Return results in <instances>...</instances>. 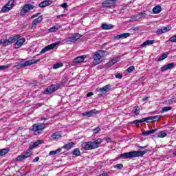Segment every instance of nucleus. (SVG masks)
<instances>
[{
  "mask_svg": "<svg viewBox=\"0 0 176 176\" xmlns=\"http://www.w3.org/2000/svg\"><path fill=\"white\" fill-rule=\"evenodd\" d=\"M102 142V139L98 138L97 140L94 139L93 141L85 142L82 143L81 146L85 151H91L92 149H96L98 148L100 144Z\"/></svg>",
  "mask_w": 176,
  "mask_h": 176,
  "instance_id": "f257e3e1",
  "label": "nucleus"
},
{
  "mask_svg": "<svg viewBox=\"0 0 176 176\" xmlns=\"http://www.w3.org/2000/svg\"><path fill=\"white\" fill-rule=\"evenodd\" d=\"M146 153V151H130L118 155V157H123L124 159H133V157H138L144 156Z\"/></svg>",
  "mask_w": 176,
  "mask_h": 176,
  "instance_id": "f03ea898",
  "label": "nucleus"
},
{
  "mask_svg": "<svg viewBox=\"0 0 176 176\" xmlns=\"http://www.w3.org/2000/svg\"><path fill=\"white\" fill-rule=\"evenodd\" d=\"M21 61L18 63L16 65L14 66V68H16L17 69H21V68H25V67H28L29 65H32V64H36V63H38V61L41 60V59H32L28 61L24 62V59H21Z\"/></svg>",
  "mask_w": 176,
  "mask_h": 176,
  "instance_id": "7ed1b4c3",
  "label": "nucleus"
},
{
  "mask_svg": "<svg viewBox=\"0 0 176 176\" xmlns=\"http://www.w3.org/2000/svg\"><path fill=\"white\" fill-rule=\"evenodd\" d=\"M82 38V35L79 33H74L72 34V36L67 37L64 40L65 43H68V45H71L72 43H75L78 39Z\"/></svg>",
  "mask_w": 176,
  "mask_h": 176,
  "instance_id": "20e7f679",
  "label": "nucleus"
},
{
  "mask_svg": "<svg viewBox=\"0 0 176 176\" xmlns=\"http://www.w3.org/2000/svg\"><path fill=\"white\" fill-rule=\"evenodd\" d=\"M46 127V124L42 123V124H34L32 126V131L34 132V134L36 135H38V134H41L43 130H45V128Z\"/></svg>",
  "mask_w": 176,
  "mask_h": 176,
  "instance_id": "39448f33",
  "label": "nucleus"
},
{
  "mask_svg": "<svg viewBox=\"0 0 176 176\" xmlns=\"http://www.w3.org/2000/svg\"><path fill=\"white\" fill-rule=\"evenodd\" d=\"M17 41V34L10 37L8 39L1 38L0 40V45H3V46H9V45H12V43H14Z\"/></svg>",
  "mask_w": 176,
  "mask_h": 176,
  "instance_id": "423d86ee",
  "label": "nucleus"
},
{
  "mask_svg": "<svg viewBox=\"0 0 176 176\" xmlns=\"http://www.w3.org/2000/svg\"><path fill=\"white\" fill-rule=\"evenodd\" d=\"M32 9H35V6L31 3L25 4L20 11V16H25V14L28 13L30 10H32Z\"/></svg>",
  "mask_w": 176,
  "mask_h": 176,
  "instance_id": "0eeeda50",
  "label": "nucleus"
},
{
  "mask_svg": "<svg viewBox=\"0 0 176 176\" xmlns=\"http://www.w3.org/2000/svg\"><path fill=\"white\" fill-rule=\"evenodd\" d=\"M104 56V52L100 50L95 53L94 55V61L93 63L94 65H98L101 63V58Z\"/></svg>",
  "mask_w": 176,
  "mask_h": 176,
  "instance_id": "6e6552de",
  "label": "nucleus"
},
{
  "mask_svg": "<svg viewBox=\"0 0 176 176\" xmlns=\"http://www.w3.org/2000/svg\"><path fill=\"white\" fill-rule=\"evenodd\" d=\"M17 40L14 43V49H20L21 46H23L24 43H25V38L22 37L20 34H17Z\"/></svg>",
  "mask_w": 176,
  "mask_h": 176,
  "instance_id": "1a4fd4ad",
  "label": "nucleus"
},
{
  "mask_svg": "<svg viewBox=\"0 0 176 176\" xmlns=\"http://www.w3.org/2000/svg\"><path fill=\"white\" fill-rule=\"evenodd\" d=\"M60 45V41L55 42L54 43H52L45 47L43 48L42 50L40 52V54H43V53H46V52H49V50H53V49H55L56 46H58Z\"/></svg>",
  "mask_w": 176,
  "mask_h": 176,
  "instance_id": "9d476101",
  "label": "nucleus"
},
{
  "mask_svg": "<svg viewBox=\"0 0 176 176\" xmlns=\"http://www.w3.org/2000/svg\"><path fill=\"white\" fill-rule=\"evenodd\" d=\"M31 155H32V153H31V151L28 150V151L19 155L16 158V162H22V160H25V159H28Z\"/></svg>",
  "mask_w": 176,
  "mask_h": 176,
  "instance_id": "9b49d317",
  "label": "nucleus"
},
{
  "mask_svg": "<svg viewBox=\"0 0 176 176\" xmlns=\"http://www.w3.org/2000/svg\"><path fill=\"white\" fill-rule=\"evenodd\" d=\"M96 113H98V111L94 109L89 111L82 113V116H86V118H90L91 116H96Z\"/></svg>",
  "mask_w": 176,
  "mask_h": 176,
  "instance_id": "f8f14e48",
  "label": "nucleus"
},
{
  "mask_svg": "<svg viewBox=\"0 0 176 176\" xmlns=\"http://www.w3.org/2000/svg\"><path fill=\"white\" fill-rule=\"evenodd\" d=\"M115 0H106L102 3L103 8H112L115 6Z\"/></svg>",
  "mask_w": 176,
  "mask_h": 176,
  "instance_id": "ddd939ff",
  "label": "nucleus"
},
{
  "mask_svg": "<svg viewBox=\"0 0 176 176\" xmlns=\"http://www.w3.org/2000/svg\"><path fill=\"white\" fill-rule=\"evenodd\" d=\"M96 91L98 97H104V96H105V94L109 91V89H97Z\"/></svg>",
  "mask_w": 176,
  "mask_h": 176,
  "instance_id": "4468645a",
  "label": "nucleus"
},
{
  "mask_svg": "<svg viewBox=\"0 0 176 176\" xmlns=\"http://www.w3.org/2000/svg\"><path fill=\"white\" fill-rule=\"evenodd\" d=\"M174 65H175V63H168V65L163 66L161 69V71L164 72L165 71H168V69H173Z\"/></svg>",
  "mask_w": 176,
  "mask_h": 176,
  "instance_id": "2eb2a0df",
  "label": "nucleus"
},
{
  "mask_svg": "<svg viewBox=\"0 0 176 176\" xmlns=\"http://www.w3.org/2000/svg\"><path fill=\"white\" fill-rule=\"evenodd\" d=\"M130 36V33H123L114 36L115 41H119V39H124Z\"/></svg>",
  "mask_w": 176,
  "mask_h": 176,
  "instance_id": "dca6fc26",
  "label": "nucleus"
},
{
  "mask_svg": "<svg viewBox=\"0 0 176 176\" xmlns=\"http://www.w3.org/2000/svg\"><path fill=\"white\" fill-rule=\"evenodd\" d=\"M53 1L52 0H45L38 4L39 8H46V6H50L52 5Z\"/></svg>",
  "mask_w": 176,
  "mask_h": 176,
  "instance_id": "f3484780",
  "label": "nucleus"
},
{
  "mask_svg": "<svg viewBox=\"0 0 176 176\" xmlns=\"http://www.w3.org/2000/svg\"><path fill=\"white\" fill-rule=\"evenodd\" d=\"M85 58H86V55H82L75 58L74 61L77 63H83L85 61Z\"/></svg>",
  "mask_w": 176,
  "mask_h": 176,
  "instance_id": "a211bd4d",
  "label": "nucleus"
},
{
  "mask_svg": "<svg viewBox=\"0 0 176 176\" xmlns=\"http://www.w3.org/2000/svg\"><path fill=\"white\" fill-rule=\"evenodd\" d=\"M162 12V6H156L153 8V13L154 14H157Z\"/></svg>",
  "mask_w": 176,
  "mask_h": 176,
  "instance_id": "6ab92c4d",
  "label": "nucleus"
},
{
  "mask_svg": "<svg viewBox=\"0 0 176 176\" xmlns=\"http://www.w3.org/2000/svg\"><path fill=\"white\" fill-rule=\"evenodd\" d=\"M153 43H156V41H155V40H147L142 44V46H143V47L149 46V45H153Z\"/></svg>",
  "mask_w": 176,
  "mask_h": 176,
  "instance_id": "aec40b11",
  "label": "nucleus"
},
{
  "mask_svg": "<svg viewBox=\"0 0 176 176\" xmlns=\"http://www.w3.org/2000/svg\"><path fill=\"white\" fill-rule=\"evenodd\" d=\"M74 145H75V143H74V142H71L65 144L63 148H65V149H67L68 151L69 149H71V148H74Z\"/></svg>",
  "mask_w": 176,
  "mask_h": 176,
  "instance_id": "412c9836",
  "label": "nucleus"
},
{
  "mask_svg": "<svg viewBox=\"0 0 176 176\" xmlns=\"http://www.w3.org/2000/svg\"><path fill=\"white\" fill-rule=\"evenodd\" d=\"M111 28H113V26L112 24H107V23H103L102 25V30H111Z\"/></svg>",
  "mask_w": 176,
  "mask_h": 176,
  "instance_id": "4be33fe9",
  "label": "nucleus"
},
{
  "mask_svg": "<svg viewBox=\"0 0 176 176\" xmlns=\"http://www.w3.org/2000/svg\"><path fill=\"white\" fill-rule=\"evenodd\" d=\"M61 29V25L58 26H53L52 28H50L49 29L50 32H56V31H58V30Z\"/></svg>",
  "mask_w": 176,
  "mask_h": 176,
  "instance_id": "5701e85b",
  "label": "nucleus"
},
{
  "mask_svg": "<svg viewBox=\"0 0 176 176\" xmlns=\"http://www.w3.org/2000/svg\"><path fill=\"white\" fill-rule=\"evenodd\" d=\"M61 133H60V132H56L52 135V138L54 140H58V138H61Z\"/></svg>",
  "mask_w": 176,
  "mask_h": 176,
  "instance_id": "b1692460",
  "label": "nucleus"
},
{
  "mask_svg": "<svg viewBox=\"0 0 176 176\" xmlns=\"http://www.w3.org/2000/svg\"><path fill=\"white\" fill-rule=\"evenodd\" d=\"M157 129H153L151 131H146L142 133V135H151V134H153V133H156Z\"/></svg>",
  "mask_w": 176,
  "mask_h": 176,
  "instance_id": "393cba45",
  "label": "nucleus"
},
{
  "mask_svg": "<svg viewBox=\"0 0 176 176\" xmlns=\"http://www.w3.org/2000/svg\"><path fill=\"white\" fill-rule=\"evenodd\" d=\"M29 86H30V87H38V86H41V82H38V81H36V80H34V81H33L32 82H30V83L29 84Z\"/></svg>",
  "mask_w": 176,
  "mask_h": 176,
  "instance_id": "a878e982",
  "label": "nucleus"
},
{
  "mask_svg": "<svg viewBox=\"0 0 176 176\" xmlns=\"http://www.w3.org/2000/svg\"><path fill=\"white\" fill-rule=\"evenodd\" d=\"M12 8H9L6 4L1 8V13H8Z\"/></svg>",
  "mask_w": 176,
  "mask_h": 176,
  "instance_id": "bb28decb",
  "label": "nucleus"
},
{
  "mask_svg": "<svg viewBox=\"0 0 176 176\" xmlns=\"http://www.w3.org/2000/svg\"><path fill=\"white\" fill-rule=\"evenodd\" d=\"M6 153H9V148H3L0 150V157L1 156H5Z\"/></svg>",
  "mask_w": 176,
  "mask_h": 176,
  "instance_id": "cd10ccee",
  "label": "nucleus"
},
{
  "mask_svg": "<svg viewBox=\"0 0 176 176\" xmlns=\"http://www.w3.org/2000/svg\"><path fill=\"white\" fill-rule=\"evenodd\" d=\"M62 149L61 148H58L56 151H52L50 152L49 155L50 156H53V155H57V153H60V152H61Z\"/></svg>",
  "mask_w": 176,
  "mask_h": 176,
  "instance_id": "c85d7f7f",
  "label": "nucleus"
},
{
  "mask_svg": "<svg viewBox=\"0 0 176 176\" xmlns=\"http://www.w3.org/2000/svg\"><path fill=\"white\" fill-rule=\"evenodd\" d=\"M138 19H142L146 16V12L144 11L143 12H139L136 14Z\"/></svg>",
  "mask_w": 176,
  "mask_h": 176,
  "instance_id": "c756f323",
  "label": "nucleus"
},
{
  "mask_svg": "<svg viewBox=\"0 0 176 176\" xmlns=\"http://www.w3.org/2000/svg\"><path fill=\"white\" fill-rule=\"evenodd\" d=\"M142 121L143 122H146L147 123H152V122H153V117H147L145 118H142Z\"/></svg>",
  "mask_w": 176,
  "mask_h": 176,
  "instance_id": "7c9ffc66",
  "label": "nucleus"
},
{
  "mask_svg": "<svg viewBox=\"0 0 176 176\" xmlns=\"http://www.w3.org/2000/svg\"><path fill=\"white\" fill-rule=\"evenodd\" d=\"M56 89H46V90L44 91V94H52V93H54L56 91Z\"/></svg>",
  "mask_w": 176,
  "mask_h": 176,
  "instance_id": "2f4dec72",
  "label": "nucleus"
},
{
  "mask_svg": "<svg viewBox=\"0 0 176 176\" xmlns=\"http://www.w3.org/2000/svg\"><path fill=\"white\" fill-rule=\"evenodd\" d=\"M72 155H74V156H80V151L79 150V148H75L73 151Z\"/></svg>",
  "mask_w": 176,
  "mask_h": 176,
  "instance_id": "473e14b6",
  "label": "nucleus"
},
{
  "mask_svg": "<svg viewBox=\"0 0 176 176\" xmlns=\"http://www.w3.org/2000/svg\"><path fill=\"white\" fill-rule=\"evenodd\" d=\"M158 138H164V137H167V133H165L164 131H161L158 135Z\"/></svg>",
  "mask_w": 176,
  "mask_h": 176,
  "instance_id": "72a5a7b5",
  "label": "nucleus"
},
{
  "mask_svg": "<svg viewBox=\"0 0 176 176\" xmlns=\"http://www.w3.org/2000/svg\"><path fill=\"white\" fill-rule=\"evenodd\" d=\"M14 3V0H10L6 4V6H8L10 9H12Z\"/></svg>",
  "mask_w": 176,
  "mask_h": 176,
  "instance_id": "f704fd0d",
  "label": "nucleus"
},
{
  "mask_svg": "<svg viewBox=\"0 0 176 176\" xmlns=\"http://www.w3.org/2000/svg\"><path fill=\"white\" fill-rule=\"evenodd\" d=\"M43 20V17L42 16H38L36 19H34V23H36L37 24H39V23H42V21Z\"/></svg>",
  "mask_w": 176,
  "mask_h": 176,
  "instance_id": "c9c22d12",
  "label": "nucleus"
},
{
  "mask_svg": "<svg viewBox=\"0 0 176 176\" xmlns=\"http://www.w3.org/2000/svg\"><path fill=\"white\" fill-rule=\"evenodd\" d=\"M168 56L167 54L164 53L160 57V58H158V61H163V60H165V58H167Z\"/></svg>",
  "mask_w": 176,
  "mask_h": 176,
  "instance_id": "e433bc0d",
  "label": "nucleus"
},
{
  "mask_svg": "<svg viewBox=\"0 0 176 176\" xmlns=\"http://www.w3.org/2000/svg\"><path fill=\"white\" fill-rule=\"evenodd\" d=\"M129 21L130 23L134 22V21H138V17L137 16V15L133 16L132 17H131Z\"/></svg>",
  "mask_w": 176,
  "mask_h": 176,
  "instance_id": "4c0bfd02",
  "label": "nucleus"
},
{
  "mask_svg": "<svg viewBox=\"0 0 176 176\" xmlns=\"http://www.w3.org/2000/svg\"><path fill=\"white\" fill-rule=\"evenodd\" d=\"M133 109H134V113L135 115H139L140 114V107L138 106V107H133Z\"/></svg>",
  "mask_w": 176,
  "mask_h": 176,
  "instance_id": "58836bf2",
  "label": "nucleus"
},
{
  "mask_svg": "<svg viewBox=\"0 0 176 176\" xmlns=\"http://www.w3.org/2000/svg\"><path fill=\"white\" fill-rule=\"evenodd\" d=\"M61 67H63V63H58L54 65L53 68L54 69H57L58 68H61Z\"/></svg>",
  "mask_w": 176,
  "mask_h": 176,
  "instance_id": "ea45409f",
  "label": "nucleus"
},
{
  "mask_svg": "<svg viewBox=\"0 0 176 176\" xmlns=\"http://www.w3.org/2000/svg\"><path fill=\"white\" fill-rule=\"evenodd\" d=\"M165 104H171V102H175V98H171V99H168L167 100H165L164 101Z\"/></svg>",
  "mask_w": 176,
  "mask_h": 176,
  "instance_id": "a19ab883",
  "label": "nucleus"
},
{
  "mask_svg": "<svg viewBox=\"0 0 176 176\" xmlns=\"http://www.w3.org/2000/svg\"><path fill=\"white\" fill-rule=\"evenodd\" d=\"M173 107H165L162 108V112H168V111H171Z\"/></svg>",
  "mask_w": 176,
  "mask_h": 176,
  "instance_id": "79ce46f5",
  "label": "nucleus"
},
{
  "mask_svg": "<svg viewBox=\"0 0 176 176\" xmlns=\"http://www.w3.org/2000/svg\"><path fill=\"white\" fill-rule=\"evenodd\" d=\"M162 32H164H164H168V31H170L171 30V28L170 26L163 27L162 28Z\"/></svg>",
  "mask_w": 176,
  "mask_h": 176,
  "instance_id": "37998d69",
  "label": "nucleus"
},
{
  "mask_svg": "<svg viewBox=\"0 0 176 176\" xmlns=\"http://www.w3.org/2000/svg\"><path fill=\"white\" fill-rule=\"evenodd\" d=\"M152 118L153 122H157L158 120H160V118H162V116H152Z\"/></svg>",
  "mask_w": 176,
  "mask_h": 176,
  "instance_id": "c03bdc74",
  "label": "nucleus"
},
{
  "mask_svg": "<svg viewBox=\"0 0 176 176\" xmlns=\"http://www.w3.org/2000/svg\"><path fill=\"white\" fill-rule=\"evenodd\" d=\"M123 167V164H118L114 166V168H117L118 170H122V168Z\"/></svg>",
  "mask_w": 176,
  "mask_h": 176,
  "instance_id": "a18cd8bd",
  "label": "nucleus"
},
{
  "mask_svg": "<svg viewBox=\"0 0 176 176\" xmlns=\"http://www.w3.org/2000/svg\"><path fill=\"white\" fill-rule=\"evenodd\" d=\"M135 69V67L134 66H130L127 68L126 71L127 72H133Z\"/></svg>",
  "mask_w": 176,
  "mask_h": 176,
  "instance_id": "49530a36",
  "label": "nucleus"
},
{
  "mask_svg": "<svg viewBox=\"0 0 176 176\" xmlns=\"http://www.w3.org/2000/svg\"><path fill=\"white\" fill-rule=\"evenodd\" d=\"M50 89H60V84L54 85H51L49 87Z\"/></svg>",
  "mask_w": 176,
  "mask_h": 176,
  "instance_id": "de8ad7c7",
  "label": "nucleus"
},
{
  "mask_svg": "<svg viewBox=\"0 0 176 176\" xmlns=\"http://www.w3.org/2000/svg\"><path fill=\"white\" fill-rule=\"evenodd\" d=\"M142 118L141 120H135L133 121L134 124H138L140 123H143Z\"/></svg>",
  "mask_w": 176,
  "mask_h": 176,
  "instance_id": "09e8293b",
  "label": "nucleus"
},
{
  "mask_svg": "<svg viewBox=\"0 0 176 176\" xmlns=\"http://www.w3.org/2000/svg\"><path fill=\"white\" fill-rule=\"evenodd\" d=\"M170 42L176 43V34L169 38Z\"/></svg>",
  "mask_w": 176,
  "mask_h": 176,
  "instance_id": "8fccbe9b",
  "label": "nucleus"
},
{
  "mask_svg": "<svg viewBox=\"0 0 176 176\" xmlns=\"http://www.w3.org/2000/svg\"><path fill=\"white\" fill-rule=\"evenodd\" d=\"M111 61H112L113 65H115V64H116V63H119V58H115L113 59H111Z\"/></svg>",
  "mask_w": 176,
  "mask_h": 176,
  "instance_id": "3c124183",
  "label": "nucleus"
},
{
  "mask_svg": "<svg viewBox=\"0 0 176 176\" xmlns=\"http://www.w3.org/2000/svg\"><path fill=\"white\" fill-rule=\"evenodd\" d=\"M8 68H9V65L0 66V71H3V69H8Z\"/></svg>",
  "mask_w": 176,
  "mask_h": 176,
  "instance_id": "603ef678",
  "label": "nucleus"
},
{
  "mask_svg": "<svg viewBox=\"0 0 176 176\" xmlns=\"http://www.w3.org/2000/svg\"><path fill=\"white\" fill-rule=\"evenodd\" d=\"M100 131H101V129L100 127H97L94 129V134H97L98 133H100Z\"/></svg>",
  "mask_w": 176,
  "mask_h": 176,
  "instance_id": "864d4df0",
  "label": "nucleus"
},
{
  "mask_svg": "<svg viewBox=\"0 0 176 176\" xmlns=\"http://www.w3.org/2000/svg\"><path fill=\"white\" fill-rule=\"evenodd\" d=\"M140 30L139 27H133L130 29V31H134L135 32Z\"/></svg>",
  "mask_w": 176,
  "mask_h": 176,
  "instance_id": "5fc2aeb1",
  "label": "nucleus"
},
{
  "mask_svg": "<svg viewBox=\"0 0 176 176\" xmlns=\"http://www.w3.org/2000/svg\"><path fill=\"white\" fill-rule=\"evenodd\" d=\"M158 35H162V34H164L162 29H158L157 30L156 32Z\"/></svg>",
  "mask_w": 176,
  "mask_h": 176,
  "instance_id": "6e6d98bb",
  "label": "nucleus"
},
{
  "mask_svg": "<svg viewBox=\"0 0 176 176\" xmlns=\"http://www.w3.org/2000/svg\"><path fill=\"white\" fill-rule=\"evenodd\" d=\"M116 78L117 79H122L123 78V74H118L116 75Z\"/></svg>",
  "mask_w": 176,
  "mask_h": 176,
  "instance_id": "4d7b16f0",
  "label": "nucleus"
},
{
  "mask_svg": "<svg viewBox=\"0 0 176 176\" xmlns=\"http://www.w3.org/2000/svg\"><path fill=\"white\" fill-rule=\"evenodd\" d=\"M37 25H38V23L36 22H35V21H33L32 23V28H36Z\"/></svg>",
  "mask_w": 176,
  "mask_h": 176,
  "instance_id": "13d9d810",
  "label": "nucleus"
},
{
  "mask_svg": "<svg viewBox=\"0 0 176 176\" xmlns=\"http://www.w3.org/2000/svg\"><path fill=\"white\" fill-rule=\"evenodd\" d=\"M60 6L61 8H63V9H67L68 8V4H67V3H63Z\"/></svg>",
  "mask_w": 176,
  "mask_h": 176,
  "instance_id": "bf43d9fd",
  "label": "nucleus"
},
{
  "mask_svg": "<svg viewBox=\"0 0 176 176\" xmlns=\"http://www.w3.org/2000/svg\"><path fill=\"white\" fill-rule=\"evenodd\" d=\"M107 67H112V65H113V63L112 62V60H111L109 62H108L106 65Z\"/></svg>",
  "mask_w": 176,
  "mask_h": 176,
  "instance_id": "052dcab7",
  "label": "nucleus"
},
{
  "mask_svg": "<svg viewBox=\"0 0 176 176\" xmlns=\"http://www.w3.org/2000/svg\"><path fill=\"white\" fill-rule=\"evenodd\" d=\"M34 144V146H38V145H40L41 144V140H38L37 142L33 143Z\"/></svg>",
  "mask_w": 176,
  "mask_h": 176,
  "instance_id": "680f3d73",
  "label": "nucleus"
},
{
  "mask_svg": "<svg viewBox=\"0 0 176 176\" xmlns=\"http://www.w3.org/2000/svg\"><path fill=\"white\" fill-rule=\"evenodd\" d=\"M111 87H112V86H111V85H107L103 87L102 89H111Z\"/></svg>",
  "mask_w": 176,
  "mask_h": 176,
  "instance_id": "e2e57ef3",
  "label": "nucleus"
},
{
  "mask_svg": "<svg viewBox=\"0 0 176 176\" xmlns=\"http://www.w3.org/2000/svg\"><path fill=\"white\" fill-rule=\"evenodd\" d=\"M39 161V157H36L35 159L33 160V163H36V162Z\"/></svg>",
  "mask_w": 176,
  "mask_h": 176,
  "instance_id": "0e129e2a",
  "label": "nucleus"
},
{
  "mask_svg": "<svg viewBox=\"0 0 176 176\" xmlns=\"http://www.w3.org/2000/svg\"><path fill=\"white\" fill-rule=\"evenodd\" d=\"M94 94H93V92H89L88 94H87V97H91V96H93Z\"/></svg>",
  "mask_w": 176,
  "mask_h": 176,
  "instance_id": "69168bd1",
  "label": "nucleus"
},
{
  "mask_svg": "<svg viewBox=\"0 0 176 176\" xmlns=\"http://www.w3.org/2000/svg\"><path fill=\"white\" fill-rule=\"evenodd\" d=\"M138 147L140 148L139 149H145V148H148V146H138Z\"/></svg>",
  "mask_w": 176,
  "mask_h": 176,
  "instance_id": "338daca9",
  "label": "nucleus"
},
{
  "mask_svg": "<svg viewBox=\"0 0 176 176\" xmlns=\"http://www.w3.org/2000/svg\"><path fill=\"white\" fill-rule=\"evenodd\" d=\"M98 176H108V174H107V173H102V174L99 175Z\"/></svg>",
  "mask_w": 176,
  "mask_h": 176,
  "instance_id": "774afa93",
  "label": "nucleus"
}]
</instances>
